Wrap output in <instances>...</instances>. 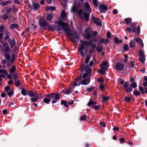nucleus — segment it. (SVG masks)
Instances as JSON below:
<instances>
[{"label": "nucleus", "mask_w": 147, "mask_h": 147, "mask_svg": "<svg viewBox=\"0 0 147 147\" xmlns=\"http://www.w3.org/2000/svg\"><path fill=\"white\" fill-rule=\"evenodd\" d=\"M70 31H68L66 32L67 35H69L70 36H72V38L67 37L71 40L74 43H76V40L74 39H76L77 40L80 39V37L79 35L78 34V33L75 31H73L72 33Z\"/></svg>", "instance_id": "f257e3e1"}, {"label": "nucleus", "mask_w": 147, "mask_h": 147, "mask_svg": "<svg viewBox=\"0 0 147 147\" xmlns=\"http://www.w3.org/2000/svg\"><path fill=\"white\" fill-rule=\"evenodd\" d=\"M4 56L5 59L1 60L2 64L3 65L6 64L7 67H10L11 65V63H12V62H10V61L11 59L10 55L9 53H6L4 54Z\"/></svg>", "instance_id": "f03ea898"}, {"label": "nucleus", "mask_w": 147, "mask_h": 147, "mask_svg": "<svg viewBox=\"0 0 147 147\" xmlns=\"http://www.w3.org/2000/svg\"><path fill=\"white\" fill-rule=\"evenodd\" d=\"M129 84L127 82H126L125 83L124 85L123 86L125 88V91L127 92H130L132 91V88H135L137 87V84L136 83L134 82L131 83L130 86H129Z\"/></svg>", "instance_id": "7ed1b4c3"}, {"label": "nucleus", "mask_w": 147, "mask_h": 147, "mask_svg": "<svg viewBox=\"0 0 147 147\" xmlns=\"http://www.w3.org/2000/svg\"><path fill=\"white\" fill-rule=\"evenodd\" d=\"M38 21L39 25L41 28L44 30H47L46 27L49 25V24L46 21L43 17H41Z\"/></svg>", "instance_id": "20e7f679"}, {"label": "nucleus", "mask_w": 147, "mask_h": 147, "mask_svg": "<svg viewBox=\"0 0 147 147\" xmlns=\"http://www.w3.org/2000/svg\"><path fill=\"white\" fill-rule=\"evenodd\" d=\"M56 23L59 26L63 27V30L66 33L68 31H70L71 32V30L67 28L69 26V24L67 23H64L63 21H58Z\"/></svg>", "instance_id": "39448f33"}, {"label": "nucleus", "mask_w": 147, "mask_h": 147, "mask_svg": "<svg viewBox=\"0 0 147 147\" xmlns=\"http://www.w3.org/2000/svg\"><path fill=\"white\" fill-rule=\"evenodd\" d=\"M83 9L85 11L90 13L92 11V8L90 6L87 2H85L83 7Z\"/></svg>", "instance_id": "423d86ee"}, {"label": "nucleus", "mask_w": 147, "mask_h": 147, "mask_svg": "<svg viewBox=\"0 0 147 147\" xmlns=\"http://www.w3.org/2000/svg\"><path fill=\"white\" fill-rule=\"evenodd\" d=\"M131 27L132 28V32L134 33L136 32V30L137 32V34H139L140 33V28L138 26L137 28L134 26V25L131 24L130 25Z\"/></svg>", "instance_id": "0eeeda50"}, {"label": "nucleus", "mask_w": 147, "mask_h": 147, "mask_svg": "<svg viewBox=\"0 0 147 147\" xmlns=\"http://www.w3.org/2000/svg\"><path fill=\"white\" fill-rule=\"evenodd\" d=\"M99 9L100 13H104L108 10L107 6L105 5L104 4L99 5Z\"/></svg>", "instance_id": "6e6552de"}, {"label": "nucleus", "mask_w": 147, "mask_h": 147, "mask_svg": "<svg viewBox=\"0 0 147 147\" xmlns=\"http://www.w3.org/2000/svg\"><path fill=\"white\" fill-rule=\"evenodd\" d=\"M92 19L94 23L96 25L102 26V22L100 18H97L94 16L92 17Z\"/></svg>", "instance_id": "1a4fd4ad"}, {"label": "nucleus", "mask_w": 147, "mask_h": 147, "mask_svg": "<svg viewBox=\"0 0 147 147\" xmlns=\"http://www.w3.org/2000/svg\"><path fill=\"white\" fill-rule=\"evenodd\" d=\"M124 65L121 63L119 62L117 63L115 65V69L118 70H122L124 68Z\"/></svg>", "instance_id": "9d476101"}, {"label": "nucleus", "mask_w": 147, "mask_h": 147, "mask_svg": "<svg viewBox=\"0 0 147 147\" xmlns=\"http://www.w3.org/2000/svg\"><path fill=\"white\" fill-rule=\"evenodd\" d=\"M28 95L32 97L40 96L39 94L34 92V91L30 90H29Z\"/></svg>", "instance_id": "9b49d317"}, {"label": "nucleus", "mask_w": 147, "mask_h": 147, "mask_svg": "<svg viewBox=\"0 0 147 147\" xmlns=\"http://www.w3.org/2000/svg\"><path fill=\"white\" fill-rule=\"evenodd\" d=\"M90 14V13L87 12H84L83 14V16L81 17V18L82 20L85 19L87 22H88L89 20Z\"/></svg>", "instance_id": "f8f14e48"}, {"label": "nucleus", "mask_w": 147, "mask_h": 147, "mask_svg": "<svg viewBox=\"0 0 147 147\" xmlns=\"http://www.w3.org/2000/svg\"><path fill=\"white\" fill-rule=\"evenodd\" d=\"M100 66L101 69H107L108 67V62L107 61H105L102 64H100Z\"/></svg>", "instance_id": "ddd939ff"}, {"label": "nucleus", "mask_w": 147, "mask_h": 147, "mask_svg": "<svg viewBox=\"0 0 147 147\" xmlns=\"http://www.w3.org/2000/svg\"><path fill=\"white\" fill-rule=\"evenodd\" d=\"M90 76L87 77V78L85 79H84L82 80L81 84L82 85H86L88 84L90 82Z\"/></svg>", "instance_id": "4468645a"}, {"label": "nucleus", "mask_w": 147, "mask_h": 147, "mask_svg": "<svg viewBox=\"0 0 147 147\" xmlns=\"http://www.w3.org/2000/svg\"><path fill=\"white\" fill-rule=\"evenodd\" d=\"M98 34V33L96 31H93L92 34H88L86 36V39L88 40H90L91 39V37H94L96 36Z\"/></svg>", "instance_id": "2eb2a0df"}, {"label": "nucleus", "mask_w": 147, "mask_h": 147, "mask_svg": "<svg viewBox=\"0 0 147 147\" xmlns=\"http://www.w3.org/2000/svg\"><path fill=\"white\" fill-rule=\"evenodd\" d=\"M89 68H90L88 65H85L84 63H83L80 66V67L79 69L81 71L83 72L84 71V69L86 71Z\"/></svg>", "instance_id": "dca6fc26"}, {"label": "nucleus", "mask_w": 147, "mask_h": 147, "mask_svg": "<svg viewBox=\"0 0 147 147\" xmlns=\"http://www.w3.org/2000/svg\"><path fill=\"white\" fill-rule=\"evenodd\" d=\"M80 47H79L78 48V52L80 53L82 57H85V55L83 52V50L85 48V47L83 46V45H80Z\"/></svg>", "instance_id": "f3484780"}, {"label": "nucleus", "mask_w": 147, "mask_h": 147, "mask_svg": "<svg viewBox=\"0 0 147 147\" xmlns=\"http://www.w3.org/2000/svg\"><path fill=\"white\" fill-rule=\"evenodd\" d=\"M99 97L100 98H102V100L101 101V102H106L108 101V100H109L110 98V96H106L105 95H103L101 94L100 95Z\"/></svg>", "instance_id": "a211bd4d"}, {"label": "nucleus", "mask_w": 147, "mask_h": 147, "mask_svg": "<svg viewBox=\"0 0 147 147\" xmlns=\"http://www.w3.org/2000/svg\"><path fill=\"white\" fill-rule=\"evenodd\" d=\"M96 47V45L95 43H93L91 45L90 49L88 51L90 55H91L94 52V49Z\"/></svg>", "instance_id": "6ab92c4d"}, {"label": "nucleus", "mask_w": 147, "mask_h": 147, "mask_svg": "<svg viewBox=\"0 0 147 147\" xmlns=\"http://www.w3.org/2000/svg\"><path fill=\"white\" fill-rule=\"evenodd\" d=\"M60 98V96L59 94H57L55 93L54 96V100H52V103L53 104L57 102L59 100Z\"/></svg>", "instance_id": "aec40b11"}, {"label": "nucleus", "mask_w": 147, "mask_h": 147, "mask_svg": "<svg viewBox=\"0 0 147 147\" xmlns=\"http://www.w3.org/2000/svg\"><path fill=\"white\" fill-rule=\"evenodd\" d=\"M71 91V89L69 88H67L65 89H63L61 91V92L67 95L69 94Z\"/></svg>", "instance_id": "412c9836"}, {"label": "nucleus", "mask_w": 147, "mask_h": 147, "mask_svg": "<svg viewBox=\"0 0 147 147\" xmlns=\"http://www.w3.org/2000/svg\"><path fill=\"white\" fill-rule=\"evenodd\" d=\"M134 40L139 45H140L142 48H143L144 44L142 39L140 38H139V39L138 38H135Z\"/></svg>", "instance_id": "4be33fe9"}, {"label": "nucleus", "mask_w": 147, "mask_h": 147, "mask_svg": "<svg viewBox=\"0 0 147 147\" xmlns=\"http://www.w3.org/2000/svg\"><path fill=\"white\" fill-rule=\"evenodd\" d=\"M54 16V14L53 13H50L48 14L46 17V20L48 21L51 20Z\"/></svg>", "instance_id": "5701e85b"}, {"label": "nucleus", "mask_w": 147, "mask_h": 147, "mask_svg": "<svg viewBox=\"0 0 147 147\" xmlns=\"http://www.w3.org/2000/svg\"><path fill=\"white\" fill-rule=\"evenodd\" d=\"M40 7V5L38 3H34L33 2V7L32 9L34 10H38Z\"/></svg>", "instance_id": "b1692460"}, {"label": "nucleus", "mask_w": 147, "mask_h": 147, "mask_svg": "<svg viewBox=\"0 0 147 147\" xmlns=\"http://www.w3.org/2000/svg\"><path fill=\"white\" fill-rule=\"evenodd\" d=\"M21 92L22 94L24 96L28 95L29 90L28 89H25L24 88H22Z\"/></svg>", "instance_id": "393cba45"}, {"label": "nucleus", "mask_w": 147, "mask_h": 147, "mask_svg": "<svg viewBox=\"0 0 147 147\" xmlns=\"http://www.w3.org/2000/svg\"><path fill=\"white\" fill-rule=\"evenodd\" d=\"M81 84V81L78 78H76L74 83L72 86H79Z\"/></svg>", "instance_id": "a878e982"}, {"label": "nucleus", "mask_w": 147, "mask_h": 147, "mask_svg": "<svg viewBox=\"0 0 147 147\" xmlns=\"http://www.w3.org/2000/svg\"><path fill=\"white\" fill-rule=\"evenodd\" d=\"M90 30V28L89 27H87L84 31V32L85 34H84V37L86 39V36L88 34H90L89 32Z\"/></svg>", "instance_id": "bb28decb"}, {"label": "nucleus", "mask_w": 147, "mask_h": 147, "mask_svg": "<svg viewBox=\"0 0 147 147\" xmlns=\"http://www.w3.org/2000/svg\"><path fill=\"white\" fill-rule=\"evenodd\" d=\"M55 93H51L49 94H45L44 96L45 97L49 99H53L54 98V96Z\"/></svg>", "instance_id": "cd10ccee"}, {"label": "nucleus", "mask_w": 147, "mask_h": 147, "mask_svg": "<svg viewBox=\"0 0 147 147\" xmlns=\"http://www.w3.org/2000/svg\"><path fill=\"white\" fill-rule=\"evenodd\" d=\"M61 104L62 105H64V106L67 108H69V106L67 104V101L65 100H62L61 102Z\"/></svg>", "instance_id": "c85d7f7f"}, {"label": "nucleus", "mask_w": 147, "mask_h": 147, "mask_svg": "<svg viewBox=\"0 0 147 147\" xmlns=\"http://www.w3.org/2000/svg\"><path fill=\"white\" fill-rule=\"evenodd\" d=\"M9 69H10L9 71V73L11 74V73H14L15 72V71L16 69V67L15 65H14L10 69L9 68Z\"/></svg>", "instance_id": "c756f323"}, {"label": "nucleus", "mask_w": 147, "mask_h": 147, "mask_svg": "<svg viewBox=\"0 0 147 147\" xmlns=\"http://www.w3.org/2000/svg\"><path fill=\"white\" fill-rule=\"evenodd\" d=\"M98 45L99 47H96V50L98 52L100 53L101 52L102 50L103 47L101 46L100 44H98Z\"/></svg>", "instance_id": "7c9ffc66"}, {"label": "nucleus", "mask_w": 147, "mask_h": 147, "mask_svg": "<svg viewBox=\"0 0 147 147\" xmlns=\"http://www.w3.org/2000/svg\"><path fill=\"white\" fill-rule=\"evenodd\" d=\"M56 9V8L54 6H50V7H47L46 9V10L47 11L48 10H50L51 11H55Z\"/></svg>", "instance_id": "2f4dec72"}, {"label": "nucleus", "mask_w": 147, "mask_h": 147, "mask_svg": "<svg viewBox=\"0 0 147 147\" xmlns=\"http://www.w3.org/2000/svg\"><path fill=\"white\" fill-rule=\"evenodd\" d=\"M18 25L16 24H13L11 25L10 28L13 29L15 28H19Z\"/></svg>", "instance_id": "473e14b6"}, {"label": "nucleus", "mask_w": 147, "mask_h": 147, "mask_svg": "<svg viewBox=\"0 0 147 147\" xmlns=\"http://www.w3.org/2000/svg\"><path fill=\"white\" fill-rule=\"evenodd\" d=\"M96 104L97 103L96 102L93 101L90 99L89 102L87 104V105L88 106H90L91 105H96Z\"/></svg>", "instance_id": "72a5a7b5"}, {"label": "nucleus", "mask_w": 147, "mask_h": 147, "mask_svg": "<svg viewBox=\"0 0 147 147\" xmlns=\"http://www.w3.org/2000/svg\"><path fill=\"white\" fill-rule=\"evenodd\" d=\"M80 42L82 43V44H80V45H83L84 46H86L88 45V41H84L82 40H81L80 41Z\"/></svg>", "instance_id": "f704fd0d"}, {"label": "nucleus", "mask_w": 147, "mask_h": 147, "mask_svg": "<svg viewBox=\"0 0 147 147\" xmlns=\"http://www.w3.org/2000/svg\"><path fill=\"white\" fill-rule=\"evenodd\" d=\"M124 21L125 24H128L131 22V19L129 18H126L124 19Z\"/></svg>", "instance_id": "c9c22d12"}, {"label": "nucleus", "mask_w": 147, "mask_h": 147, "mask_svg": "<svg viewBox=\"0 0 147 147\" xmlns=\"http://www.w3.org/2000/svg\"><path fill=\"white\" fill-rule=\"evenodd\" d=\"M9 44L11 48H12L16 44L15 40L13 39H12V41H11V42H10Z\"/></svg>", "instance_id": "e433bc0d"}, {"label": "nucleus", "mask_w": 147, "mask_h": 147, "mask_svg": "<svg viewBox=\"0 0 147 147\" xmlns=\"http://www.w3.org/2000/svg\"><path fill=\"white\" fill-rule=\"evenodd\" d=\"M53 28L54 29H55L58 31H60L61 30V27L56 25H54L53 26Z\"/></svg>", "instance_id": "4c0bfd02"}, {"label": "nucleus", "mask_w": 147, "mask_h": 147, "mask_svg": "<svg viewBox=\"0 0 147 147\" xmlns=\"http://www.w3.org/2000/svg\"><path fill=\"white\" fill-rule=\"evenodd\" d=\"M51 101V100L45 97L43 100V102L46 104H49V102Z\"/></svg>", "instance_id": "58836bf2"}, {"label": "nucleus", "mask_w": 147, "mask_h": 147, "mask_svg": "<svg viewBox=\"0 0 147 147\" xmlns=\"http://www.w3.org/2000/svg\"><path fill=\"white\" fill-rule=\"evenodd\" d=\"M145 56L140 57L139 59V60L142 63H143L145 62Z\"/></svg>", "instance_id": "ea45409f"}, {"label": "nucleus", "mask_w": 147, "mask_h": 147, "mask_svg": "<svg viewBox=\"0 0 147 147\" xmlns=\"http://www.w3.org/2000/svg\"><path fill=\"white\" fill-rule=\"evenodd\" d=\"M129 45L130 47L134 48L136 44L134 41H131L129 42Z\"/></svg>", "instance_id": "a19ab883"}, {"label": "nucleus", "mask_w": 147, "mask_h": 147, "mask_svg": "<svg viewBox=\"0 0 147 147\" xmlns=\"http://www.w3.org/2000/svg\"><path fill=\"white\" fill-rule=\"evenodd\" d=\"M83 10L82 9H80L79 10H78L77 12H78L79 16L81 18V17L82 16V15L83 13Z\"/></svg>", "instance_id": "79ce46f5"}, {"label": "nucleus", "mask_w": 147, "mask_h": 147, "mask_svg": "<svg viewBox=\"0 0 147 147\" xmlns=\"http://www.w3.org/2000/svg\"><path fill=\"white\" fill-rule=\"evenodd\" d=\"M78 9L76 5L73 6L72 7V11L73 12H77Z\"/></svg>", "instance_id": "37998d69"}, {"label": "nucleus", "mask_w": 147, "mask_h": 147, "mask_svg": "<svg viewBox=\"0 0 147 147\" xmlns=\"http://www.w3.org/2000/svg\"><path fill=\"white\" fill-rule=\"evenodd\" d=\"M8 106L10 107H15V104H14V102H13L12 101H10L9 102V104L8 105Z\"/></svg>", "instance_id": "c03bdc74"}, {"label": "nucleus", "mask_w": 147, "mask_h": 147, "mask_svg": "<svg viewBox=\"0 0 147 147\" xmlns=\"http://www.w3.org/2000/svg\"><path fill=\"white\" fill-rule=\"evenodd\" d=\"M104 70L105 69H101L98 71V72L101 74H106V72Z\"/></svg>", "instance_id": "a18cd8bd"}, {"label": "nucleus", "mask_w": 147, "mask_h": 147, "mask_svg": "<svg viewBox=\"0 0 147 147\" xmlns=\"http://www.w3.org/2000/svg\"><path fill=\"white\" fill-rule=\"evenodd\" d=\"M133 94L136 96H138L141 94L140 92L138 90H134L133 92Z\"/></svg>", "instance_id": "49530a36"}, {"label": "nucleus", "mask_w": 147, "mask_h": 147, "mask_svg": "<svg viewBox=\"0 0 147 147\" xmlns=\"http://www.w3.org/2000/svg\"><path fill=\"white\" fill-rule=\"evenodd\" d=\"M6 36L5 37V40H8L10 38L9 34H10L9 32H6L5 33Z\"/></svg>", "instance_id": "de8ad7c7"}, {"label": "nucleus", "mask_w": 147, "mask_h": 147, "mask_svg": "<svg viewBox=\"0 0 147 147\" xmlns=\"http://www.w3.org/2000/svg\"><path fill=\"white\" fill-rule=\"evenodd\" d=\"M40 96L34 97L31 99V100L32 102H36Z\"/></svg>", "instance_id": "09e8293b"}, {"label": "nucleus", "mask_w": 147, "mask_h": 147, "mask_svg": "<svg viewBox=\"0 0 147 147\" xmlns=\"http://www.w3.org/2000/svg\"><path fill=\"white\" fill-rule=\"evenodd\" d=\"M90 58H91V57L89 55H87L86 56V61H85V63L86 64H87L89 63V62L90 59Z\"/></svg>", "instance_id": "8fccbe9b"}, {"label": "nucleus", "mask_w": 147, "mask_h": 147, "mask_svg": "<svg viewBox=\"0 0 147 147\" xmlns=\"http://www.w3.org/2000/svg\"><path fill=\"white\" fill-rule=\"evenodd\" d=\"M124 50L125 51H127L129 50V47L128 45L125 44L123 47Z\"/></svg>", "instance_id": "3c124183"}, {"label": "nucleus", "mask_w": 147, "mask_h": 147, "mask_svg": "<svg viewBox=\"0 0 147 147\" xmlns=\"http://www.w3.org/2000/svg\"><path fill=\"white\" fill-rule=\"evenodd\" d=\"M87 116L86 115H82L80 118L81 120L83 121H85L86 119Z\"/></svg>", "instance_id": "603ef678"}, {"label": "nucleus", "mask_w": 147, "mask_h": 147, "mask_svg": "<svg viewBox=\"0 0 147 147\" xmlns=\"http://www.w3.org/2000/svg\"><path fill=\"white\" fill-rule=\"evenodd\" d=\"M4 90L7 93L10 89V87L8 86H7L4 87Z\"/></svg>", "instance_id": "864d4df0"}, {"label": "nucleus", "mask_w": 147, "mask_h": 147, "mask_svg": "<svg viewBox=\"0 0 147 147\" xmlns=\"http://www.w3.org/2000/svg\"><path fill=\"white\" fill-rule=\"evenodd\" d=\"M16 59V55L14 54H12L11 56V60H10V62H13Z\"/></svg>", "instance_id": "5fc2aeb1"}, {"label": "nucleus", "mask_w": 147, "mask_h": 147, "mask_svg": "<svg viewBox=\"0 0 147 147\" xmlns=\"http://www.w3.org/2000/svg\"><path fill=\"white\" fill-rule=\"evenodd\" d=\"M124 100L127 102H130L131 100V98L130 97L125 96L124 98Z\"/></svg>", "instance_id": "6e6d98bb"}, {"label": "nucleus", "mask_w": 147, "mask_h": 147, "mask_svg": "<svg viewBox=\"0 0 147 147\" xmlns=\"http://www.w3.org/2000/svg\"><path fill=\"white\" fill-rule=\"evenodd\" d=\"M15 84L17 87H18L20 85V81L19 80H17V81L15 82Z\"/></svg>", "instance_id": "4d7b16f0"}, {"label": "nucleus", "mask_w": 147, "mask_h": 147, "mask_svg": "<svg viewBox=\"0 0 147 147\" xmlns=\"http://www.w3.org/2000/svg\"><path fill=\"white\" fill-rule=\"evenodd\" d=\"M139 53L140 55V57L145 56L144 53H142V51L141 50H139Z\"/></svg>", "instance_id": "13d9d810"}, {"label": "nucleus", "mask_w": 147, "mask_h": 147, "mask_svg": "<svg viewBox=\"0 0 147 147\" xmlns=\"http://www.w3.org/2000/svg\"><path fill=\"white\" fill-rule=\"evenodd\" d=\"M3 73L4 74H8V73L7 72V71L4 69H0V74Z\"/></svg>", "instance_id": "bf43d9fd"}, {"label": "nucleus", "mask_w": 147, "mask_h": 147, "mask_svg": "<svg viewBox=\"0 0 147 147\" xmlns=\"http://www.w3.org/2000/svg\"><path fill=\"white\" fill-rule=\"evenodd\" d=\"M5 51L7 53L9 52L10 50V48L9 46L6 47L4 48Z\"/></svg>", "instance_id": "052dcab7"}, {"label": "nucleus", "mask_w": 147, "mask_h": 147, "mask_svg": "<svg viewBox=\"0 0 147 147\" xmlns=\"http://www.w3.org/2000/svg\"><path fill=\"white\" fill-rule=\"evenodd\" d=\"M2 18L4 20H7L8 18L7 14H5L3 15L2 16Z\"/></svg>", "instance_id": "680f3d73"}, {"label": "nucleus", "mask_w": 147, "mask_h": 147, "mask_svg": "<svg viewBox=\"0 0 147 147\" xmlns=\"http://www.w3.org/2000/svg\"><path fill=\"white\" fill-rule=\"evenodd\" d=\"M7 93L8 95L9 96H11L14 94L13 90L9 92H7Z\"/></svg>", "instance_id": "e2e57ef3"}, {"label": "nucleus", "mask_w": 147, "mask_h": 147, "mask_svg": "<svg viewBox=\"0 0 147 147\" xmlns=\"http://www.w3.org/2000/svg\"><path fill=\"white\" fill-rule=\"evenodd\" d=\"M12 10V9L11 8L8 9V8L6 7L5 9V10L6 11V12L8 13H10L11 12Z\"/></svg>", "instance_id": "0e129e2a"}, {"label": "nucleus", "mask_w": 147, "mask_h": 147, "mask_svg": "<svg viewBox=\"0 0 147 147\" xmlns=\"http://www.w3.org/2000/svg\"><path fill=\"white\" fill-rule=\"evenodd\" d=\"M139 90H140V91H141L142 92V93L143 94H144L145 92L144 91V89L142 87L140 86L139 87Z\"/></svg>", "instance_id": "69168bd1"}, {"label": "nucleus", "mask_w": 147, "mask_h": 147, "mask_svg": "<svg viewBox=\"0 0 147 147\" xmlns=\"http://www.w3.org/2000/svg\"><path fill=\"white\" fill-rule=\"evenodd\" d=\"M98 0H93V3L94 5L95 6H97L98 5Z\"/></svg>", "instance_id": "338daca9"}, {"label": "nucleus", "mask_w": 147, "mask_h": 147, "mask_svg": "<svg viewBox=\"0 0 147 147\" xmlns=\"http://www.w3.org/2000/svg\"><path fill=\"white\" fill-rule=\"evenodd\" d=\"M100 125L101 127H105L106 126V124L104 122H102L100 123Z\"/></svg>", "instance_id": "774afa93"}]
</instances>
